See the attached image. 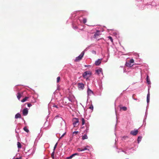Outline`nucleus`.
Instances as JSON below:
<instances>
[{
	"label": "nucleus",
	"mask_w": 159,
	"mask_h": 159,
	"mask_svg": "<svg viewBox=\"0 0 159 159\" xmlns=\"http://www.w3.org/2000/svg\"><path fill=\"white\" fill-rule=\"evenodd\" d=\"M73 125L74 127H77L79 124V120L78 118H74L72 119Z\"/></svg>",
	"instance_id": "nucleus-1"
},
{
	"label": "nucleus",
	"mask_w": 159,
	"mask_h": 159,
	"mask_svg": "<svg viewBox=\"0 0 159 159\" xmlns=\"http://www.w3.org/2000/svg\"><path fill=\"white\" fill-rule=\"evenodd\" d=\"M92 74L91 71H88L85 72L83 75L84 78H88Z\"/></svg>",
	"instance_id": "nucleus-2"
},
{
	"label": "nucleus",
	"mask_w": 159,
	"mask_h": 159,
	"mask_svg": "<svg viewBox=\"0 0 159 159\" xmlns=\"http://www.w3.org/2000/svg\"><path fill=\"white\" fill-rule=\"evenodd\" d=\"M84 53V52L83 51L78 57H76L75 60V61H80L83 57Z\"/></svg>",
	"instance_id": "nucleus-3"
},
{
	"label": "nucleus",
	"mask_w": 159,
	"mask_h": 159,
	"mask_svg": "<svg viewBox=\"0 0 159 159\" xmlns=\"http://www.w3.org/2000/svg\"><path fill=\"white\" fill-rule=\"evenodd\" d=\"M78 87L79 90H82L84 88V84L82 83H79L78 84Z\"/></svg>",
	"instance_id": "nucleus-4"
},
{
	"label": "nucleus",
	"mask_w": 159,
	"mask_h": 159,
	"mask_svg": "<svg viewBox=\"0 0 159 159\" xmlns=\"http://www.w3.org/2000/svg\"><path fill=\"white\" fill-rule=\"evenodd\" d=\"M79 21L80 23L83 22V23H85L87 21V19L85 18H83L82 17H80L77 20V22Z\"/></svg>",
	"instance_id": "nucleus-5"
},
{
	"label": "nucleus",
	"mask_w": 159,
	"mask_h": 159,
	"mask_svg": "<svg viewBox=\"0 0 159 159\" xmlns=\"http://www.w3.org/2000/svg\"><path fill=\"white\" fill-rule=\"evenodd\" d=\"M138 133V130L134 129V130H132L130 132V134L132 135L135 136Z\"/></svg>",
	"instance_id": "nucleus-6"
},
{
	"label": "nucleus",
	"mask_w": 159,
	"mask_h": 159,
	"mask_svg": "<svg viewBox=\"0 0 159 159\" xmlns=\"http://www.w3.org/2000/svg\"><path fill=\"white\" fill-rule=\"evenodd\" d=\"M87 92L88 96H90L93 94V91L89 88L88 89Z\"/></svg>",
	"instance_id": "nucleus-7"
},
{
	"label": "nucleus",
	"mask_w": 159,
	"mask_h": 159,
	"mask_svg": "<svg viewBox=\"0 0 159 159\" xmlns=\"http://www.w3.org/2000/svg\"><path fill=\"white\" fill-rule=\"evenodd\" d=\"M28 111L27 108H24L22 111L23 114L24 116H26L28 113Z\"/></svg>",
	"instance_id": "nucleus-8"
},
{
	"label": "nucleus",
	"mask_w": 159,
	"mask_h": 159,
	"mask_svg": "<svg viewBox=\"0 0 159 159\" xmlns=\"http://www.w3.org/2000/svg\"><path fill=\"white\" fill-rule=\"evenodd\" d=\"M102 59H99L95 61V64L96 66H99L101 63Z\"/></svg>",
	"instance_id": "nucleus-9"
},
{
	"label": "nucleus",
	"mask_w": 159,
	"mask_h": 159,
	"mask_svg": "<svg viewBox=\"0 0 159 159\" xmlns=\"http://www.w3.org/2000/svg\"><path fill=\"white\" fill-rule=\"evenodd\" d=\"M69 99V101L71 102H74L75 99V97L74 96H70L68 98Z\"/></svg>",
	"instance_id": "nucleus-10"
},
{
	"label": "nucleus",
	"mask_w": 159,
	"mask_h": 159,
	"mask_svg": "<svg viewBox=\"0 0 159 159\" xmlns=\"http://www.w3.org/2000/svg\"><path fill=\"white\" fill-rule=\"evenodd\" d=\"M58 118H60V119H61V120H62V122L61 123H62V124L64 125L65 126H66V124H65V121H64V120H63V119L62 118H61V117H60L59 116H56L55 117V118H54V119H57Z\"/></svg>",
	"instance_id": "nucleus-11"
},
{
	"label": "nucleus",
	"mask_w": 159,
	"mask_h": 159,
	"mask_svg": "<svg viewBox=\"0 0 159 159\" xmlns=\"http://www.w3.org/2000/svg\"><path fill=\"white\" fill-rule=\"evenodd\" d=\"M31 97H30V98H31V99H30V101H31V102L32 103H34L36 102V99L34 97L31 96H30Z\"/></svg>",
	"instance_id": "nucleus-12"
},
{
	"label": "nucleus",
	"mask_w": 159,
	"mask_h": 159,
	"mask_svg": "<svg viewBox=\"0 0 159 159\" xmlns=\"http://www.w3.org/2000/svg\"><path fill=\"white\" fill-rule=\"evenodd\" d=\"M79 155L78 153H75L71 155L69 157H68L66 158L67 159H71L74 156L77 155L79 156Z\"/></svg>",
	"instance_id": "nucleus-13"
},
{
	"label": "nucleus",
	"mask_w": 159,
	"mask_h": 159,
	"mask_svg": "<svg viewBox=\"0 0 159 159\" xmlns=\"http://www.w3.org/2000/svg\"><path fill=\"white\" fill-rule=\"evenodd\" d=\"M96 73L98 75H99L100 73H102V69L101 68H99L97 69L95 71Z\"/></svg>",
	"instance_id": "nucleus-14"
},
{
	"label": "nucleus",
	"mask_w": 159,
	"mask_h": 159,
	"mask_svg": "<svg viewBox=\"0 0 159 159\" xmlns=\"http://www.w3.org/2000/svg\"><path fill=\"white\" fill-rule=\"evenodd\" d=\"M150 101V93H149V92H148V93L147 94V103L148 104V105L149 102Z\"/></svg>",
	"instance_id": "nucleus-15"
},
{
	"label": "nucleus",
	"mask_w": 159,
	"mask_h": 159,
	"mask_svg": "<svg viewBox=\"0 0 159 159\" xmlns=\"http://www.w3.org/2000/svg\"><path fill=\"white\" fill-rule=\"evenodd\" d=\"M100 34V31H97L94 34V38H95L96 39H97L98 38V36H99Z\"/></svg>",
	"instance_id": "nucleus-16"
},
{
	"label": "nucleus",
	"mask_w": 159,
	"mask_h": 159,
	"mask_svg": "<svg viewBox=\"0 0 159 159\" xmlns=\"http://www.w3.org/2000/svg\"><path fill=\"white\" fill-rule=\"evenodd\" d=\"M69 99L67 97L64 98L63 100V102L65 104L69 103Z\"/></svg>",
	"instance_id": "nucleus-17"
},
{
	"label": "nucleus",
	"mask_w": 159,
	"mask_h": 159,
	"mask_svg": "<svg viewBox=\"0 0 159 159\" xmlns=\"http://www.w3.org/2000/svg\"><path fill=\"white\" fill-rule=\"evenodd\" d=\"M146 81H147V83L148 84H149L150 85V84H151V81L149 79V76L148 75H147V76Z\"/></svg>",
	"instance_id": "nucleus-18"
},
{
	"label": "nucleus",
	"mask_w": 159,
	"mask_h": 159,
	"mask_svg": "<svg viewBox=\"0 0 159 159\" xmlns=\"http://www.w3.org/2000/svg\"><path fill=\"white\" fill-rule=\"evenodd\" d=\"M21 118V116L20 114L18 113H17L15 116V118L16 119H17L18 118Z\"/></svg>",
	"instance_id": "nucleus-19"
},
{
	"label": "nucleus",
	"mask_w": 159,
	"mask_h": 159,
	"mask_svg": "<svg viewBox=\"0 0 159 159\" xmlns=\"http://www.w3.org/2000/svg\"><path fill=\"white\" fill-rule=\"evenodd\" d=\"M126 65L128 66V67H131L132 66H133V64H131V63H130L129 62V61L128 62H127L126 63V64H125Z\"/></svg>",
	"instance_id": "nucleus-20"
},
{
	"label": "nucleus",
	"mask_w": 159,
	"mask_h": 159,
	"mask_svg": "<svg viewBox=\"0 0 159 159\" xmlns=\"http://www.w3.org/2000/svg\"><path fill=\"white\" fill-rule=\"evenodd\" d=\"M89 148H90V147L89 146H85L84 147V148L83 149V151H84L87 150H88L89 151Z\"/></svg>",
	"instance_id": "nucleus-21"
},
{
	"label": "nucleus",
	"mask_w": 159,
	"mask_h": 159,
	"mask_svg": "<svg viewBox=\"0 0 159 159\" xmlns=\"http://www.w3.org/2000/svg\"><path fill=\"white\" fill-rule=\"evenodd\" d=\"M30 96L29 97H25V98H24L23 99L21 100V102H24L27 101L28 99L30 98Z\"/></svg>",
	"instance_id": "nucleus-22"
},
{
	"label": "nucleus",
	"mask_w": 159,
	"mask_h": 159,
	"mask_svg": "<svg viewBox=\"0 0 159 159\" xmlns=\"http://www.w3.org/2000/svg\"><path fill=\"white\" fill-rule=\"evenodd\" d=\"M21 94L20 93L18 92L17 94V97L19 100H20V98L21 97Z\"/></svg>",
	"instance_id": "nucleus-23"
},
{
	"label": "nucleus",
	"mask_w": 159,
	"mask_h": 159,
	"mask_svg": "<svg viewBox=\"0 0 159 159\" xmlns=\"http://www.w3.org/2000/svg\"><path fill=\"white\" fill-rule=\"evenodd\" d=\"M88 139V136L86 134H84L82 137V139L83 140H84Z\"/></svg>",
	"instance_id": "nucleus-24"
},
{
	"label": "nucleus",
	"mask_w": 159,
	"mask_h": 159,
	"mask_svg": "<svg viewBox=\"0 0 159 159\" xmlns=\"http://www.w3.org/2000/svg\"><path fill=\"white\" fill-rule=\"evenodd\" d=\"M142 137L141 136H139L138 138V143H139L141 141L142 139Z\"/></svg>",
	"instance_id": "nucleus-25"
},
{
	"label": "nucleus",
	"mask_w": 159,
	"mask_h": 159,
	"mask_svg": "<svg viewBox=\"0 0 159 159\" xmlns=\"http://www.w3.org/2000/svg\"><path fill=\"white\" fill-rule=\"evenodd\" d=\"M23 129L24 130V131H25L27 133H28L29 132V130L26 127H24L23 128Z\"/></svg>",
	"instance_id": "nucleus-26"
},
{
	"label": "nucleus",
	"mask_w": 159,
	"mask_h": 159,
	"mask_svg": "<svg viewBox=\"0 0 159 159\" xmlns=\"http://www.w3.org/2000/svg\"><path fill=\"white\" fill-rule=\"evenodd\" d=\"M121 109H122L123 111H125L127 110V108L125 107H123L120 108Z\"/></svg>",
	"instance_id": "nucleus-27"
},
{
	"label": "nucleus",
	"mask_w": 159,
	"mask_h": 159,
	"mask_svg": "<svg viewBox=\"0 0 159 159\" xmlns=\"http://www.w3.org/2000/svg\"><path fill=\"white\" fill-rule=\"evenodd\" d=\"M17 145L18 147L19 148H21V145L20 142H18L17 143Z\"/></svg>",
	"instance_id": "nucleus-28"
},
{
	"label": "nucleus",
	"mask_w": 159,
	"mask_h": 159,
	"mask_svg": "<svg viewBox=\"0 0 159 159\" xmlns=\"http://www.w3.org/2000/svg\"><path fill=\"white\" fill-rule=\"evenodd\" d=\"M81 120L82 122V125H83L85 124V120L84 118H82L81 119Z\"/></svg>",
	"instance_id": "nucleus-29"
},
{
	"label": "nucleus",
	"mask_w": 159,
	"mask_h": 159,
	"mask_svg": "<svg viewBox=\"0 0 159 159\" xmlns=\"http://www.w3.org/2000/svg\"><path fill=\"white\" fill-rule=\"evenodd\" d=\"M79 133V132L78 131H74L73 133V135H76L77 134Z\"/></svg>",
	"instance_id": "nucleus-30"
},
{
	"label": "nucleus",
	"mask_w": 159,
	"mask_h": 159,
	"mask_svg": "<svg viewBox=\"0 0 159 159\" xmlns=\"http://www.w3.org/2000/svg\"><path fill=\"white\" fill-rule=\"evenodd\" d=\"M108 38L109 39L111 42H112V43H113V39L112 38V37L111 36H109L108 37Z\"/></svg>",
	"instance_id": "nucleus-31"
},
{
	"label": "nucleus",
	"mask_w": 159,
	"mask_h": 159,
	"mask_svg": "<svg viewBox=\"0 0 159 159\" xmlns=\"http://www.w3.org/2000/svg\"><path fill=\"white\" fill-rule=\"evenodd\" d=\"M129 62L132 64L134 62V60L133 59H131Z\"/></svg>",
	"instance_id": "nucleus-32"
},
{
	"label": "nucleus",
	"mask_w": 159,
	"mask_h": 159,
	"mask_svg": "<svg viewBox=\"0 0 159 159\" xmlns=\"http://www.w3.org/2000/svg\"><path fill=\"white\" fill-rule=\"evenodd\" d=\"M77 150L78 152H82L83 151V149H81L80 148H79L77 149Z\"/></svg>",
	"instance_id": "nucleus-33"
},
{
	"label": "nucleus",
	"mask_w": 159,
	"mask_h": 159,
	"mask_svg": "<svg viewBox=\"0 0 159 159\" xmlns=\"http://www.w3.org/2000/svg\"><path fill=\"white\" fill-rule=\"evenodd\" d=\"M57 143H56V144H55V145L54 147V148H53V151H55V150L56 149V147H57Z\"/></svg>",
	"instance_id": "nucleus-34"
},
{
	"label": "nucleus",
	"mask_w": 159,
	"mask_h": 159,
	"mask_svg": "<svg viewBox=\"0 0 159 159\" xmlns=\"http://www.w3.org/2000/svg\"><path fill=\"white\" fill-rule=\"evenodd\" d=\"M60 79V77H57V83H58L59 82Z\"/></svg>",
	"instance_id": "nucleus-35"
},
{
	"label": "nucleus",
	"mask_w": 159,
	"mask_h": 159,
	"mask_svg": "<svg viewBox=\"0 0 159 159\" xmlns=\"http://www.w3.org/2000/svg\"><path fill=\"white\" fill-rule=\"evenodd\" d=\"M55 151H53V152L52 153V158H54V153H55Z\"/></svg>",
	"instance_id": "nucleus-36"
},
{
	"label": "nucleus",
	"mask_w": 159,
	"mask_h": 159,
	"mask_svg": "<svg viewBox=\"0 0 159 159\" xmlns=\"http://www.w3.org/2000/svg\"><path fill=\"white\" fill-rule=\"evenodd\" d=\"M73 28L74 29V30H76L77 29H78V27L77 26H73Z\"/></svg>",
	"instance_id": "nucleus-37"
},
{
	"label": "nucleus",
	"mask_w": 159,
	"mask_h": 159,
	"mask_svg": "<svg viewBox=\"0 0 159 159\" xmlns=\"http://www.w3.org/2000/svg\"><path fill=\"white\" fill-rule=\"evenodd\" d=\"M66 133L65 132L60 137V138L59 139H61V138H62L64 135H65V134Z\"/></svg>",
	"instance_id": "nucleus-38"
},
{
	"label": "nucleus",
	"mask_w": 159,
	"mask_h": 159,
	"mask_svg": "<svg viewBox=\"0 0 159 159\" xmlns=\"http://www.w3.org/2000/svg\"><path fill=\"white\" fill-rule=\"evenodd\" d=\"M28 107H30L32 106V105L30 103H28L27 104Z\"/></svg>",
	"instance_id": "nucleus-39"
},
{
	"label": "nucleus",
	"mask_w": 159,
	"mask_h": 159,
	"mask_svg": "<svg viewBox=\"0 0 159 159\" xmlns=\"http://www.w3.org/2000/svg\"><path fill=\"white\" fill-rule=\"evenodd\" d=\"M93 106H92V105L90 107H89V108L92 109V110H93Z\"/></svg>",
	"instance_id": "nucleus-40"
},
{
	"label": "nucleus",
	"mask_w": 159,
	"mask_h": 159,
	"mask_svg": "<svg viewBox=\"0 0 159 159\" xmlns=\"http://www.w3.org/2000/svg\"><path fill=\"white\" fill-rule=\"evenodd\" d=\"M113 34L114 35L116 36L117 34V33L116 32H115L113 33Z\"/></svg>",
	"instance_id": "nucleus-41"
},
{
	"label": "nucleus",
	"mask_w": 159,
	"mask_h": 159,
	"mask_svg": "<svg viewBox=\"0 0 159 159\" xmlns=\"http://www.w3.org/2000/svg\"><path fill=\"white\" fill-rule=\"evenodd\" d=\"M89 128L88 127H87L86 129L85 130V131L86 132H88L89 131Z\"/></svg>",
	"instance_id": "nucleus-42"
},
{
	"label": "nucleus",
	"mask_w": 159,
	"mask_h": 159,
	"mask_svg": "<svg viewBox=\"0 0 159 159\" xmlns=\"http://www.w3.org/2000/svg\"><path fill=\"white\" fill-rule=\"evenodd\" d=\"M147 114H148V113H147V111H146V112H145V117H147Z\"/></svg>",
	"instance_id": "nucleus-43"
},
{
	"label": "nucleus",
	"mask_w": 159,
	"mask_h": 159,
	"mask_svg": "<svg viewBox=\"0 0 159 159\" xmlns=\"http://www.w3.org/2000/svg\"><path fill=\"white\" fill-rule=\"evenodd\" d=\"M53 107H55L56 108H58V106L57 105H54L53 106Z\"/></svg>",
	"instance_id": "nucleus-44"
},
{
	"label": "nucleus",
	"mask_w": 159,
	"mask_h": 159,
	"mask_svg": "<svg viewBox=\"0 0 159 159\" xmlns=\"http://www.w3.org/2000/svg\"><path fill=\"white\" fill-rule=\"evenodd\" d=\"M92 52V53H94V54H95L96 53V52L95 51H93Z\"/></svg>",
	"instance_id": "nucleus-45"
},
{
	"label": "nucleus",
	"mask_w": 159,
	"mask_h": 159,
	"mask_svg": "<svg viewBox=\"0 0 159 159\" xmlns=\"http://www.w3.org/2000/svg\"><path fill=\"white\" fill-rule=\"evenodd\" d=\"M90 66L89 65H85L84 66L85 67H88L89 66Z\"/></svg>",
	"instance_id": "nucleus-46"
},
{
	"label": "nucleus",
	"mask_w": 159,
	"mask_h": 159,
	"mask_svg": "<svg viewBox=\"0 0 159 159\" xmlns=\"http://www.w3.org/2000/svg\"><path fill=\"white\" fill-rule=\"evenodd\" d=\"M21 158L20 157H19V158H17L15 159H20Z\"/></svg>",
	"instance_id": "nucleus-47"
},
{
	"label": "nucleus",
	"mask_w": 159,
	"mask_h": 159,
	"mask_svg": "<svg viewBox=\"0 0 159 159\" xmlns=\"http://www.w3.org/2000/svg\"><path fill=\"white\" fill-rule=\"evenodd\" d=\"M134 99L135 100H137V99L136 98H134Z\"/></svg>",
	"instance_id": "nucleus-48"
},
{
	"label": "nucleus",
	"mask_w": 159,
	"mask_h": 159,
	"mask_svg": "<svg viewBox=\"0 0 159 159\" xmlns=\"http://www.w3.org/2000/svg\"><path fill=\"white\" fill-rule=\"evenodd\" d=\"M15 131L16 133H18L17 131L16 130Z\"/></svg>",
	"instance_id": "nucleus-49"
},
{
	"label": "nucleus",
	"mask_w": 159,
	"mask_h": 159,
	"mask_svg": "<svg viewBox=\"0 0 159 159\" xmlns=\"http://www.w3.org/2000/svg\"><path fill=\"white\" fill-rule=\"evenodd\" d=\"M150 86V85H149V86H148V87L149 88Z\"/></svg>",
	"instance_id": "nucleus-50"
}]
</instances>
